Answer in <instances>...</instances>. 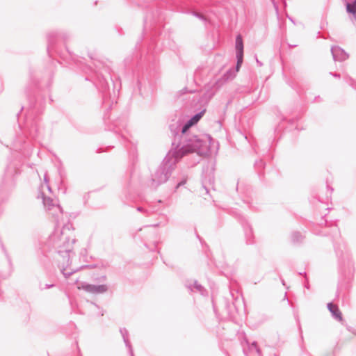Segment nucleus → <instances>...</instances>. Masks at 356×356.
Returning a JSON list of instances; mask_svg holds the SVG:
<instances>
[{
  "label": "nucleus",
  "mask_w": 356,
  "mask_h": 356,
  "mask_svg": "<svg viewBox=\"0 0 356 356\" xmlns=\"http://www.w3.org/2000/svg\"><path fill=\"white\" fill-rule=\"evenodd\" d=\"M136 210L140 212H146V211H145V209L141 207H138Z\"/></svg>",
  "instance_id": "obj_31"
},
{
  "label": "nucleus",
  "mask_w": 356,
  "mask_h": 356,
  "mask_svg": "<svg viewBox=\"0 0 356 356\" xmlns=\"http://www.w3.org/2000/svg\"><path fill=\"white\" fill-rule=\"evenodd\" d=\"M104 120L105 124H107L108 122H107V118H106V115H104Z\"/></svg>",
  "instance_id": "obj_40"
},
{
  "label": "nucleus",
  "mask_w": 356,
  "mask_h": 356,
  "mask_svg": "<svg viewBox=\"0 0 356 356\" xmlns=\"http://www.w3.org/2000/svg\"><path fill=\"white\" fill-rule=\"evenodd\" d=\"M206 110L205 109H203L201 111L197 113L196 114H195L194 115H193L190 119L192 122H194L195 124H196L199 120L202 118V117L203 116V115L204 114Z\"/></svg>",
  "instance_id": "obj_19"
},
{
  "label": "nucleus",
  "mask_w": 356,
  "mask_h": 356,
  "mask_svg": "<svg viewBox=\"0 0 356 356\" xmlns=\"http://www.w3.org/2000/svg\"><path fill=\"white\" fill-rule=\"evenodd\" d=\"M248 348H243V353L246 356H262L261 351L257 342L249 343L246 341Z\"/></svg>",
  "instance_id": "obj_6"
},
{
  "label": "nucleus",
  "mask_w": 356,
  "mask_h": 356,
  "mask_svg": "<svg viewBox=\"0 0 356 356\" xmlns=\"http://www.w3.org/2000/svg\"><path fill=\"white\" fill-rule=\"evenodd\" d=\"M92 304L95 307H98V306H97L96 304H95V303H92Z\"/></svg>",
  "instance_id": "obj_47"
},
{
  "label": "nucleus",
  "mask_w": 356,
  "mask_h": 356,
  "mask_svg": "<svg viewBox=\"0 0 356 356\" xmlns=\"http://www.w3.org/2000/svg\"><path fill=\"white\" fill-rule=\"evenodd\" d=\"M303 240V236L298 232H295L291 234V241L293 243H301Z\"/></svg>",
  "instance_id": "obj_18"
},
{
  "label": "nucleus",
  "mask_w": 356,
  "mask_h": 356,
  "mask_svg": "<svg viewBox=\"0 0 356 356\" xmlns=\"http://www.w3.org/2000/svg\"><path fill=\"white\" fill-rule=\"evenodd\" d=\"M345 81L347 83H348L350 86H352L354 88H356L355 86V81L350 76L345 77Z\"/></svg>",
  "instance_id": "obj_23"
},
{
  "label": "nucleus",
  "mask_w": 356,
  "mask_h": 356,
  "mask_svg": "<svg viewBox=\"0 0 356 356\" xmlns=\"http://www.w3.org/2000/svg\"><path fill=\"white\" fill-rule=\"evenodd\" d=\"M327 188L330 189L331 192L333 191V188L327 186Z\"/></svg>",
  "instance_id": "obj_43"
},
{
  "label": "nucleus",
  "mask_w": 356,
  "mask_h": 356,
  "mask_svg": "<svg viewBox=\"0 0 356 356\" xmlns=\"http://www.w3.org/2000/svg\"><path fill=\"white\" fill-rule=\"evenodd\" d=\"M330 74L333 76L335 78H340L341 77L340 74L330 72Z\"/></svg>",
  "instance_id": "obj_29"
},
{
  "label": "nucleus",
  "mask_w": 356,
  "mask_h": 356,
  "mask_svg": "<svg viewBox=\"0 0 356 356\" xmlns=\"http://www.w3.org/2000/svg\"><path fill=\"white\" fill-rule=\"evenodd\" d=\"M31 82L36 86H37V83L35 82V81L34 80V78L33 77L32 75H31Z\"/></svg>",
  "instance_id": "obj_34"
},
{
  "label": "nucleus",
  "mask_w": 356,
  "mask_h": 356,
  "mask_svg": "<svg viewBox=\"0 0 356 356\" xmlns=\"http://www.w3.org/2000/svg\"><path fill=\"white\" fill-rule=\"evenodd\" d=\"M273 6H274L275 12L278 15V13H279L278 6L275 3L274 1H273Z\"/></svg>",
  "instance_id": "obj_28"
},
{
  "label": "nucleus",
  "mask_w": 356,
  "mask_h": 356,
  "mask_svg": "<svg viewBox=\"0 0 356 356\" xmlns=\"http://www.w3.org/2000/svg\"><path fill=\"white\" fill-rule=\"evenodd\" d=\"M241 224L245 232V236L247 244L253 243L254 240L252 227L250 226V225L246 222L245 219L241 220Z\"/></svg>",
  "instance_id": "obj_10"
},
{
  "label": "nucleus",
  "mask_w": 356,
  "mask_h": 356,
  "mask_svg": "<svg viewBox=\"0 0 356 356\" xmlns=\"http://www.w3.org/2000/svg\"><path fill=\"white\" fill-rule=\"evenodd\" d=\"M328 310L332 314V316L338 321L342 322L343 321L342 314L340 312L337 305L332 302H329L327 305Z\"/></svg>",
  "instance_id": "obj_11"
},
{
  "label": "nucleus",
  "mask_w": 356,
  "mask_h": 356,
  "mask_svg": "<svg viewBox=\"0 0 356 356\" xmlns=\"http://www.w3.org/2000/svg\"><path fill=\"white\" fill-rule=\"evenodd\" d=\"M186 287L190 291H193L194 290H195L196 291L199 292L202 295H204V293L206 292V290L204 288V286H202L200 284H199L198 282L196 280L194 281L193 285H191V284L186 285Z\"/></svg>",
  "instance_id": "obj_15"
},
{
  "label": "nucleus",
  "mask_w": 356,
  "mask_h": 356,
  "mask_svg": "<svg viewBox=\"0 0 356 356\" xmlns=\"http://www.w3.org/2000/svg\"><path fill=\"white\" fill-rule=\"evenodd\" d=\"M40 134V129L36 125L33 126L30 129V134L33 138H36Z\"/></svg>",
  "instance_id": "obj_21"
},
{
  "label": "nucleus",
  "mask_w": 356,
  "mask_h": 356,
  "mask_svg": "<svg viewBox=\"0 0 356 356\" xmlns=\"http://www.w3.org/2000/svg\"><path fill=\"white\" fill-rule=\"evenodd\" d=\"M256 61H257V65H258L259 67H261V66H262V65H263L262 63H261V61H259V60L257 59V58H256Z\"/></svg>",
  "instance_id": "obj_35"
},
{
  "label": "nucleus",
  "mask_w": 356,
  "mask_h": 356,
  "mask_svg": "<svg viewBox=\"0 0 356 356\" xmlns=\"http://www.w3.org/2000/svg\"><path fill=\"white\" fill-rule=\"evenodd\" d=\"M213 183V178H209V184H212Z\"/></svg>",
  "instance_id": "obj_39"
},
{
  "label": "nucleus",
  "mask_w": 356,
  "mask_h": 356,
  "mask_svg": "<svg viewBox=\"0 0 356 356\" xmlns=\"http://www.w3.org/2000/svg\"><path fill=\"white\" fill-rule=\"evenodd\" d=\"M120 332L123 338L124 342L127 348H128L131 356H134L132 346L128 339V331L126 328H120Z\"/></svg>",
  "instance_id": "obj_13"
},
{
  "label": "nucleus",
  "mask_w": 356,
  "mask_h": 356,
  "mask_svg": "<svg viewBox=\"0 0 356 356\" xmlns=\"http://www.w3.org/2000/svg\"><path fill=\"white\" fill-rule=\"evenodd\" d=\"M55 286V284L53 282H44L42 277L38 279V287L41 291L53 288Z\"/></svg>",
  "instance_id": "obj_14"
},
{
  "label": "nucleus",
  "mask_w": 356,
  "mask_h": 356,
  "mask_svg": "<svg viewBox=\"0 0 356 356\" xmlns=\"http://www.w3.org/2000/svg\"><path fill=\"white\" fill-rule=\"evenodd\" d=\"M236 55L243 56V44L240 35H237L236 38Z\"/></svg>",
  "instance_id": "obj_16"
},
{
  "label": "nucleus",
  "mask_w": 356,
  "mask_h": 356,
  "mask_svg": "<svg viewBox=\"0 0 356 356\" xmlns=\"http://www.w3.org/2000/svg\"><path fill=\"white\" fill-rule=\"evenodd\" d=\"M236 76V72L230 69L227 70L220 78H219L214 83L216 88L222 87L228 81L232 80Z\"/></svg>",
  "instance_id": "obj_7"
},
{
  "label": "nucleus",
  "mask_w": 356,
  "mask_h": 356,
  "mask_svg": "<svg viewBox=\"0 0 356 356\" xmlns=\"http://www.w3.org/2000/svg\"><path fill=\"white\" fill-rule=\"evenodd\" d=\"M182 157L177 154L175 155L173 154V149H172L165 156L155 172L152 175L151 187L156 189L159 186L165 183L175 170L176 164Z\"/></svg>",
  "instance_id": "obj_3"
},
{
  "label": "nucleus",
  "mask_w": 356,
  "mask_h": 356,
  "mask_svg": "<svg viewBox=\"0 0 356 356\" xmlns=\"http://www.w3.org/2000/svg\"><path fill=\"white\" fill-rule=\"evenodd\" d=\"M334 248H335V251H336V253H337V256H339V255L342 254V251H339L338 250V248H336L335 246H334Z\"/></svg>",
  "instance_id": "obj_32"
},
{
  "label": "nucleus",
  "mask_w": 356,
  "mask_h": 356,
  "mask_svg": "<svg viewBox=\"0 0 356 356\" xmlns=\"http://www.w3.org/2000/svg\"><path fill=\"white\" fill-rule=\"evenodd\" d=\"M152 226H153V227H158V226H159V224H155V225H153Z\"/></svg>",
  "instance_id": "obj_45"
},
{
  "label": "nucleus",
  "mask_w": 356,
  "mask_h": 356,
  "mask_svg": "<svg viewBox=\"0 0 356 356\" xmlns=\"http://www.w3.org/2000/svg\"><path fill=\"white\" fill-rule=\"evenodd\" d=\"M197 237L200 239V241H201V238L198 234H197Z\"/></svg>",
  "instance_id": "obj_46"
},
{
  "label": "nucleus",
  "mask_w": 356,
  "mask_h": 356,
  "mask_svg": "<svg viewBox=\"0 0 356 356\" xmlns=\"http://www.w3.org/2000/svg\"><path fill=\"white\" fill-rule=\"evenodd\" d=\"M236 59H237V61H236V70L234 72H238L243 63V56H241L240 54L239 55H236Z\"/></svg>",
  "instance_id": "obj_22"
},
{
  "label": "nucleus",
  "mask_w": 356,
  "mask_h": 356,
  "mask_svg": "<svg viewBox=\"0 0 356 356\" xmlns=\"http://www.w3.org/2000/svg\"><path fill=\"white\" fill-rule=\"evenodd\" d=\"M331 53L334 61H343L348 58V55L339 46H334L331 48Z\"/></svg>",
  "instance_id": "obj_9"
},
{
  "label": "nucleus",
  "mask_w": 356,
  "mask_h": 356,
  "mask_svg": "<svg viewBox=\"0 0 356 356\" xmlns=\"http://www.w3.org/2000/svg\"><path fill=\"white\" fill-rule=\"evenodd\" d=\"M80 288L86 292L94 294L104 293L108 289V287L106 284L95 285L88 283H83Z\"/></svg>",
  "instance_id": "obj_5"
},
{
  "label": "nucleus",
  "mask_w": 356,
  "mask_h": 356,
  "mask_svg": "<svg viewBox=\"0 0 356 356\" xmlns=\"http://www.w3.org/2000/svg\"><path fill=\"white\" fill-rule=\"evenodd\" d=\"M47 188H48V190H49V191H51V188H50V187H49V186H47Z\"/></svg>",
  "instance_id": "obj_48"
},
{
  "label": "nucleus",
  "mask_w": 356,
  "mask_h": 356,
  "mask_svg": "<svg viewBox=\"0 0 356 356\" xmlns=\"http://www.w3.org/2000/svg\"><path fill=\"white\" fill-rule=\"evenodd\" d=\"M256 168H264L265 163L262 160L256 161L254 163Z\"/></svg>",
  "instance_id": "obj_25"
},
{
  "label": "nucleus",
  "mask_w": 356,
  "mask_h": 356,
  "mask_svg": "<svg viewBox=\"0 0 356 356\" xmlns=\"http://www.w3.org/2000/svg\"><path fill=\"white\" fill-rule=\"evenodd\" d=\"M15 185L14 179V170L9 172V169H7L5 177H3V182L1 184V188L3 190H7L12 188Z\"/></svg>",
  "instance_id": "obj_8"
},
{
  "label": "nucleus",
  "mask_w": 356,
  "mask_h": 356,
  "mask_svg": "<svg viewBox=\"0 0 356 356\" xmlns=\"http://www.w3.org/2000/svg\"><path fill=\"white\" fill-rule=\"evenodd\" d=\"M200 162V158H198L197 160H195L194 161V163H193V165H196L197 163H198Z\"/></svg>",
  "instance_id": "obj_37"
},
{
  "label": "nucleus",
  "mask_w": 356,
  "mask_h": 356,
  "mask_svg": "<svg viewBox=\"0 0 356 356\" xmlns=\"http://www.w3.org/2000/svg\"><path fill=\"white\" fill-rule=\"evenodd\" d=\"M26 92L27 93V95H29L30 92L28 88L26 89Z\"/></svg>",
  "instance_id": "obj_41"
},
{
  "label": "nucleus",
  "mask_w": 356,
  "mask_h": 356,
  "mask_svg": "<svg viewBox=\"0 0 356 356\" xmlns=\"http://www.w3.org/2000/svg\"><path fill=\"white\" fill-rule=\"evenodd\" d=\"M287 17L289 18V19L291 22H293V24H295V22H294V20L293 19V18H292V17H289V16H288V15H287Z\"/></svg>",
  "instance_id": "obj_38"
},
{
  "label": "nucleus",
  "mask_w": 356,
  "mask_h": 356,
  "mask_svg": "<svg viewBox=\"0 0 356 356\" xmlns=\"http://www.w3.org/2000/svg\"><path fill=\"white\" fill-rule=\"evenodd\" d=\"M186 181H187V177H184L182 178V179L179 182H178L177 184L176 188H178L180 186H184L186 183Z\"/></svg>",
  "instance_id": "obj_24"
},
{
  "label": "nucleus",
  "mask_w": 356,
  "mask_h": 356,
  "mask_svg": "<svg viewBox=\"0 0 356 356\" xmlns=\"http://www.w3.org/2000/svg\"><path fill=\"white\" fill-rule=\"evenodd\" d=\"M103 315H104V313H103V312H102L100 313V316H103Z\"/></svg>",
  "instance_id": "obj_49"
},
{
  "label": "nucleus",
  "mask_w": 356,
  "mask_h": 356,
  "mask_svg": "<svg viewBox=\"0 0 356 356\" xmlns=\"http://www.w3.org/2000/svg\"><path fill=\"white\" fill-rule=\"evenodd\" d=\"M97 88L102 93L103 103L106 104L108 101V97H107V90H108V83L106 81V77L103 74V72L101 71L97 73Z\"/></svg>",
  "instance_id": "obj_4"
},
{
  "label": "nucleus",
  "mask_w": 356,
  "mask_h": 356,
  "mask_svg": "<svg viewBox=\"0 0 356 356\" xmlns=\"http://www.w3.org/2000/svg\"><path fill=\"white\" fill-rule=\"evenodd\" d=\"M283 3H284V6H286V1H285V0H283Z\"/></svg>",
  "instance_id": "obj_42"
},
{
  "label": "nucleus",
  "mask_w": 356,
  "mask_h": 356,
  "mask_svg": "<svg viewBox=\"0 0 356 356\" xmlns=\"http://www.w3.org/2000/svg\"><path fill=\"white\" fill-rule=\"evenodd\" d=\"M43 204L44 206L49 210L56 209L62 212V209L60 207L56 204V201L51 197H43Z\"/></svg>",
  "instance_id": "obj_12"
},
{
  "label": "nucleus",
  "mask_w": 356,
  "mask_h": 356,
  "mask_svg": "<svg viewBox=\"0 0 356 356\" xmlns=\"http://www.w3.org/2000/svg\"><path fill=\"white\" fill-rule=\"evenodd\" d=\"M69 226H64L61 229H56L49 237L48 245L54 250V259L58 261V267L65 278L67 279L76 270L67 271L66 268L71 264L70 253L75 239Z\"/></svg>",
  "instance_id": "obj_2"
},
{
  "label": "nucleus",
  "mask_w": 356,
  "mask_h": 356,
  "mask_svg": "<svg viewBox=\"0 0 356 356\" xmlns=\"http://www.w3.org/2000/svg\"><path fill=\"white\" fill-rule=\"evenodd\" d=\"M126 126V122L124 120L118 119L113 122V130L115 133H118L120 131V128H124Z\"/></svg>",
  "instance_id": "obj_17"
},
{
  "label": "nucleus",
  "mask_w": 356,
  "mask_h": 356,
  "mask_svg": "<svg viewBox=\"0 0 356 356\" xmlns=\"http://www.w3.org/2000/svg\"><path fill=\"white\" fill-rule=\"evenodd\" d=\"M288 45H289V47L290 48L297 47V44H288Z\"/></svg>",
  "instance_id": "obj_36"
},
{
  "label": "nucleus",
  "mask_w": 356,
  "mask_h": 356,
  "mask_svg": "<svg viewBox=\"0 0 356 356\" xmlns=\"http://www.w3.org/2000/svg\"><path fill=\"white\" fill-rule=\"evenodd\" d=\"M193 15L194 16H195L196 17L202 19V20H205V17H204V15H202V14L200 13H196V12H193Z\"/></svg>",
  "instance_id": "obj_26"
},
{
  "label": "nucleus",
  "mask_w": 356,
  "mask_h": 356,
  "mask_svg": "<svg viewBox=\"0 0 356 356\" xmlns=\"http://www.w3.org/2000/svg\"><path fill=\"white\" fill-rule=\"evenodd\" d=\"M195 125L189 119L182 124L181 120H177L169 125L173 136L172 147L173 154L184 156L189 153H196L197 156H207L210 154L212 138L209 134L195 135L189 131V129Z\"/></svg>",
  "instance_id": "obj_1"
},
{
  "label": "nucleus",
  "mask_w": 356,
  "mask_h": 356,
  "mask_svg": "<svg viewBox=\"0 0 356 356\" xmlns=\"http://www.w3.org/2000/svg\"><path fill=\"white\" fill-rule=\"evenodd\" d=\"M95 280L99 282H104L106 280V276L102 275L101 277L96 278Z\"/></svg>",
  "instance_id": "obj_27"
},
{
  "label": "nucleus",
  "mask_w": 356,
  "mask_h": 356,
  "mask_svg": "<svg viewBox=\"0 0 356 356\" xmlns=\"http://www.w3.org/2000/svg\"><path fill=\"white\" fill-rule=\"evenodd\" d=\"M202 187L204 188V189L205 190L206 193H208L209 192V190L208 188H207V186H205V181L204 180H202Z\"/></svg>",
  "instance_id": "obj_30"
},
{
  "label": "nucleus",
  "mask_w": 356,
  "mask_h": 356,
  "mask_svg": "<svg viewBox=\"0 0 356 356\" xmlns=\"http://www.w3.org/2000/svg\"><path fill=\"white\" fill-rule=\"evenodd\" d=\"M44 179L45 182H47V177H46V176H44Z\"/></svg>",
  "instance_id": "obj_44"
},
{
  "label": "nucleus",
  "mask_w": 356,
  "mask_h": 356,
  "mask_svg": "<svg viewBox=\"0 0 356 356\" xmlns=\"http://www.w3.org/2000/svg\"><path fill=\"white\" fill-rule=\"evenodd\" d=\"M103 70L108 74H110V69L108 67H104Z\"/></svg>",
  "instance_id": "obj_33"
},
{
  "label": "nucleus",
  "mask_w": 356,
  "mask_h": 356,
  "mask_svg": "<svg viewBox=\"0 0 356 356\" xmlns=\"http://www.w3.org/2000/svg\"><path fill=\"white\" fill-rule=\"evenodd\" d=\"M56 35H57V33H54V32H51V33H48V35H47V41H48L47 49L48 50L53 45V44H54L53 39L54 38H56Z\"/></svg>",
  "instance_id": "obj_20"
}]
</instances>
